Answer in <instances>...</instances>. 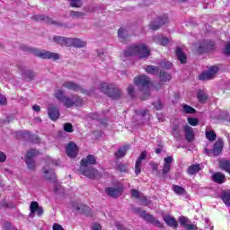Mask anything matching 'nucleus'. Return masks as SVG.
<instances>
[{"mask_svg": "<svg viewBox=\"0 0 230 230\" xmlns=\"http://www.w3.org/2000/svg\"><path fill=\"white\" fill-rule=\"evenodd\" d=\"M0 105H6V97L0 95Z\"/></svg>", "mask_w": 230, "mask_h": 230, "instance_id": "nucleus-59", "label": "nucleus"}, {"mask_svg": "<svg viewBox=\"0 0 230 230\" xmlns=\"http://www.w3.org/2000/svg\"><path fill=\"white\" fill-rule=\"evenodd\" d=\"M145 159H146V151H143L136 161V164H135L136 175H139V173H141V164L143 161H145Z\"/></svg>", "mask_w": 230, "mask_h": 230, "instance_id": "nucleus-21", "label": "nucleus"}, {"mask_svg": "<svg viewBox=\"0 0 230 230\" xmlns=\"http://www.w3.org/2000/svg\"><path fill=\"white\" fill-rule=\"evenodd\" d=\"M40 152L37 149H30L27 151L26 155H25V163L27 165V168L32 172H35V157L39 155Z\"/></svg>", "mask_w": 230, "mask_h": 230, "instance_id": "nucleus-7", "label": "nucleus"}, {"mask_svg": "<svg viewBox=\"0 0 230 230\" xmlns=\"http://www.w3.org/2000/svg\"><path fill=\"white\" fill-rule=\"evenodd\" d=\"M156 40H158V44L160 46H168V42H170V40L164 37L156 38Z\"/></svg>", "mask_w": 230, "mask_h": 230, "instance_id": "nucleus-47", "label": "nucleus"}, {"mask_svg": "<svg viewBox=\"0 0 230 230\" xmlns=\"http://www.w3.org/2000/svg\"><path fill=\"white\" fill-rule=\"evenodd\" d=\"M150 96V92L148 90L144 92V95L141 96V100H146Z\"/></svg>", "mask_w": 230, "mask_h": 230, "instance_id": "nucleus-60", "label": "nucleus"}, {"mask_svg": "<svg viewBox=\"0 0 230 230\" xmlns=\"http://www.w3.org/2000/svg\"><path fill=\"white\" fill-rule=\"evenodd\" d=\"M219 168L229 173L230 175V162L229 160H224L219 163Z\"/></svg>", "mask_w": 230, "mask_h": 230, "instance_id": "nucleus-34", "label": "nucleus"}, {"mask_svg": "<svg viewBox=\"0 0 230 230\" xmlns=\"http://www.w3.org/2000/svg\"><path fill=\"white\" fill-rule=\"evenodd\" d=\"M63 87H65V89H68L69 91H75V93L81 91L83 94H87V90L81 88L80 85L75 82L66 81L63 84Z\"/></svg>", "mask_w": 230, "mask_h": 230, "instance_id": "nucleus-13", "label": "nucleus"}, {"mask_svg": "<svg viewBox=\"0 0 230 230\" xmlns=\"http://www.w3.org/2000/svg\"><path fill=\"white\" fill-rule=\"evenodd\" d=\"M218 73V66H212L208 68V71L202 72L199 75V80H212V78L215 77V75Z\"/></svg>", "mask_w": 230, "mask_h": 230, "instance_id": "nucleus-10", "label": "nucleus"}, {"mask_svg": "<svg viewBox=\"0 0 230 230\" xmlns=\"http://www.w3.org/2000/svg\"><path fill=\"white\" fill-rule=\"evenodd\" d=\"M179 222H180L181 227H184V229H186L188 227V226L190 224H191V221L190 220V218H188L184 216H181L179 217Z\"/></svg>", "mask_w": 230, "mask_h": 230, "instance_id": "nucleus-39", "label": "nucleus"}, {"mask_svg": "<svg viewBox=\"0 0 230 230\" xmlns=\"http://www.w3.org/2000/svg\"><path fill=\"white\" fill-rule=\"evenodd\" d=\"M48 115L49 118L52 119V121H57V119L60 118V111H58V108H57V106H50L48 109Z\"/></svg>", "mask_w": 230, "mask_h": 230, "instance_id": "nucleus-23", "label": "nucleus"}, {"mask_svg": "<svg viewBox=\"0 0 230 230\" xmlns=\"http://www.w3.org/2000/svg\"><path fill=\"white\" fill-rule=\"evenodd\" d=\"M80 164V168H89L92 164H96V156L93 155H88L85 158L81 160Z\"/></svg>", "mask_w": 230, "mask_h": 230, "instance_id": "nucleus-17", "label": "nucleus"}, {"mask_svg": "<svg viewBox=\"0 0 230 230\" xmlns=\"http://www.w3.org/2000/svg\"><path fill=\"white\" fill-rule=\"evenodd\" d=\"M149 164H150L153 172H158V170H159V164L150 163Z\"/></svg>", "mask_w": 230, "mask_h": 230, "instance_id": "nucleus-55", "label": "nucleus"}, {"mask_svg": "<svg viewBox=\"0 0 230 230\" xmlns=\"http://www.w3.org/2000/svg\"><path fill=\"white\" fill-rule=\"evenodd\" d=\"M140 217L141 218L146 220V222H147L148 224H152L153 226H155V227H158L159 229H163L164 227L163 223H161V221H159L158 219H155L154 217V215L147 214L146 211L142 210L140 212Z\"/></svg>", "mask_w": 230, "mask_h": 230, "instance_id": "nucleus-8", "label": "nucleus"}, {"mask_svg": "<svg viewBox=\"0 0 230 230\" xmlns=\"http://www.w3.org/2000/svg\"><path fill=\"white\" fill-rule=\"evenodd\" d=\"M159 78L160 82H170L172 80V75L166 71H160Z\"/></svg>", "mask_w": 230, "mask_h": 230, "instance_id": "nucleus-33", "label": "nucleus"}, {"mask_svg": "<svg viewBox=\"0 0 230 230\" xmlns=\"http://www.w3.org/2000/svg\"><path fill=\"white\" fill-rule=\"evenodd\" d=\"M206 137L208 139L210 142L217 141V133L215 131H207L206 132Z\"/></svg>", "mask_w": 230, "mask_h": 230, "instance_id": "nucleus-43", "label": "nucleus"}, {"mask_svg": "<svg viewBox=\"0 0 230 230\" xmlns=\"http://www.w3.org/2000/svg\"><path fill=\"white\" fill-rule=\"evenodd\" d=\"M4 230H11L12 229V224H10L8 222L4 223Z\"/></svg>", "mask_w": 230, "mask_h": 230, "instance_id": "nucleus-61", "label": "nucleus"}, {"mask_svg": "<svg viewBox=\"0 0 230 230\" xmlns=\"http://www.w3.org/2000/svg\"><path fill=\"white\" fill-rule=\"evenodd\" d=\"M115 169L120 173H128V165L123 163L116 164Z\"/></svg>", "mask_w": 230, "mask_h": 230, "instance_id": "nucleus-37", "label": "nucleus"}, {"mask_svg": "<svg viewBox=\"0 0 230 230\" xmlns=\"http://www.w3.org/2000/svg\"><path fill=\"white\" fill-rule=\"evenodd\" d=\"M164 222H165L166 226L172 227L173 229H177V227H179L177 219L170 215L164 216Z\"/></svg>", "mask_w": 230, "mask_h": 230, "instance_id": "nucleus-24", "label": "nucleus"}, {"mask_svg": "<svg viewBox=\"0 0 230 230\" xmlns=\"http://www.w3.org/2000/svg\"><path fill=\"white\" fill-rule=\"evenodd\" d=\"M182 111L185 114H197V110L188 104H183Z\"/></svg>", "mask_w": 230, "mask_h": 230, "instance_id": "nucleus-38", "label": "nucleus"}, {"mask_svg": "<svg viewBox=\"0 0 230 230\" xmlns=\"http://www.w3.org/2000/svg\"><path fill=\"white\" fill-rule=\"evenodd\" d=\"M222 150H224V139L218 138L214 144L212 155L217 157L222 154Z\"/></svg>", "mask_w": 230, "mask_h": 230, "instance_id": "nucleus-18", "label": "nucleus"}, {"mask_svg": "<svg viewBox=\"0 0 230 230\" xmlns=\"http://www.w3.org/2000/svg\"><path fill=\"white\" fill-rule=\"evenodd\" d=\"M183 132L185 134V139L188 143H191V141L195 140V132L193 131V128L189 125H185L183 127Z\"/></svg>", "mask_w": 230, "mask_h": 230, "instance_id": "nucleus-20", "label": "nucleus"}, {"mask_svg": "<svg viewBox=\"0 0 230 230\" xmlns=\"http://www.w3.org/2000/svg\"><path fill=\"white\" fill-rule=\"evenodd\" d=\"M79 173L84 175V177H87L88 179H102V172L93 167H80Z\"/></svg>", "mask_w": 230, "mask_h": 230, "instance_id": "nucleus-6", "label": "nucleus"}, {"mask_svg": "<svg viewBox=\"0 0 230 230\" xmlns=\"http://www.w3.org/2000/svg\"><path fill=\"white\" fill-rule=\"evenodd\" d=\"M128 93L130 96V98H136V90L134 89V85L129 84L128 86Z\"/></svg>", "mask_w": 230, "mask_h": 230, "instance_id": "nucleus-50", "label": "nucleus"}, {"mask_svg": "<svg viewBox=\"0 0 230 230\" xmlns=\"http://www.w3.org/2000/svg\"><path fill=\"white\" fill-rule=\"evenodd\" d=\"M131 197H133V199H139V197H141V193L137 190L132 189Z\"/></svg>", "mask_w": 230, "mask_h": 230, "instance_id": "nucleus-53", "label": "nucleus"}, {"mask_svg": "<svg viewBox=\"0 0 230 230\" xmlns=\"http://www.w3.org/2000/svg\"><path fill=\"white\" fill-rule=\"evenodd\" d=\"M118 36L121 40H127V36L125 35V29L119 28L118 31Z\"/></svg>", "mask_w": 230, "mask_h": 230, "instance_id": "nucleus-52", "label": "nucleus"}, {"mask_svg": "<svg viewBox=\"0 0 230 230\" xmlns=\"http://www.w3.org/2000/svg\"><path fill=\"white\" fill-rule=\"evenodd\" d=\"M22 75L25 80L31 81L33 80V78H35V72H33L32 70H25L22 72Z\"/></svg>", "mask_w": 230, "mask_h": 230, "instance_id": "nucleus-40", "label": "nucleus"}, {"mask_svg": "<svg viewBox=\"0 0 230 230\" xmlns=\"http://www.w3.org/2000/svg\"><path fill=\"white\" fill-rule=\"evenodd\" d=\"M66 152L68 157L75 158L78 155V146L75 142H69L66 146Z\"/></svg>", "mask_w": 230, "mask_h": 230, "instance_id": "nucleus-15", "label": "nucleus"}, {"mask_svg": "<svg viewBox=\"0 0 230 230\" xmlns=\"http://www.w3.org/2000/svg\"><path fill=\"white\" fill-rule=\"evenodd\" d=\"M221 200H223L224 204H226L228 208H230V192H229V190H224L221 193Z\"/></svg>", "mask_w": 230, "mask_h": 230, "instance_id": "nucleus-32", "label": "nucleus"}, {"mask_svg": "<svg viewBox=\"0 0 230 230\" xmlns=\"http://www.w3.org/2000/svg\"><path fill=\"white\" fill-rule=\"evenodd\" d=\"M168 23V15H163L157 17L155 20L150 22L149 28L150 30L157 31L159 28H162V26H164V24Z\"/></svg>", "mask_w": 230, "mask_h": 230, "instance_id": "nucleus-9", "label": "nucleus"}, {"mask_svg": "<svg viewBox=\"0 0 230 230\" xmlns=\"http://www.w3.org/2000/svg\"><path fill=\"white\" fill-rule=\"evenodd\" d=\"M212 181L213 182H216V184H224V182H226V174L220 172H214L212 175Z\"/></svg>", "mask_w": 230, "mask_h": 230, "instance_id": "nucleus-26", "label": "nucleus"}, {"mask_svg": "<svg viewBox=\"0 0 230 230\" xmlns=\"http://www.w3.org/2000/svg\"><path fill=\"white\" fill-rule=\"evenodd\" d=\"M64 131L68 132V134H71L75 132V128H73V124L66 122L64 124Z\"/></svg>", "mask_w": 230, "mask_h": 230, "instance_id": "nucleus-46", "label": "nucleus"}, {"mask_svg": "<svg viewBox=\"0 0 230 230\" xmlns=\"http://www.w3.org/2000/svg\"><path fill=\"white\" fill-rule=\"evenodd\" d=\"M164 167L162 169L163 175H168L170 173V171L172 170V163H173V157L167 156L164 159Z\"/></svg>", "mask_w": 230, "mask_h": 230, "instance_id": "nucleus-22", "label": "nucleus"}, {"mask_svg": "<svg viewBox=\"0 0 230 230\" xmlns=\"http://www.w3.org/2000/svg\"><path fill=\"white\" fill-rule=\"evenodd\" d=\"M200 170H202V168L200 167V164H191L188 167L187 173L189 175H197V173H199Z\"/></svg>", "mask_w": 230, "mask_h": 230, "instance_id": "nucleus-31", "label": "nucleus"}, {"mask_svg": "<svg viewBox=\"0 0 230 230\" xmlns=\"http://www.w3.org/2000/svg\"><path fill=\"white\" fill-rule=\"evenodd\" d=\"M225 53H226V55H230V43L226 46Z\"/></svg>", "mask_w": 230, "mask_h": 230, "instance_id": "nucleus-63", "label": "nucleus"}, {"mask_svg": "<svg viewBox=\"0 0 230 230\" xmlns=\"http://www.w3.org/2000/svg\"><path fill=\"white\" fill-rule=\"evenodd\" d=\"M85 13L78 11H71L70 12V17L80 19V17H84Z\"/></svg>", "mask_w": 230, "mask_h": 230, "instance_id": "nucleus-45", "label": "nucleus"}, {"mask_svg": "<svg viewBox=\"0 0 230 230\" xmlns=\"http://www.w3.org/2000/svg\"><path fill=\"white\" fill-rule=\"evenodd\" d=\"M63 105L67 109H71V107H82L84 105V99L78 95L65 96L63 99Z\"/></svg>", "mask_w": 230, "mask_h": 230, "instance_id": "nucleus-5", "label": "nucleus"}, {"mask_svg": "<svg viewBox=\"0 0 230 230\" xmlns=\"http://www.w3.org/2000/svg\"><path fill=\"white\" fill-rule=\"evenodd\" d=\"M5 161H6V155L3 151H0V163H4Z\"/></svg>", "mask_w": 230, "mask_h": 230, "instance_id": "nucleus-57", "label": "nucleus"}, {"mask_svg": "<svg viewBox=\"0 0 230 230\" xmlns=\"http://www.w3.org/2000/svg\"><path fill=\"white\" fill-rule=\"evenodd\" d=\"M31 19L37 22H42L45 21L47 24H58V22L53 21V19L49 18V16H46L44 14H34L31 16Z\"/></svg>", "mask_w": 230, "mask_h": 230, "instance_id": "nucleus-16", "label": "nucleus"}, {"mask_svg": "<svg viewBox=\"0 0 230 230\" xmlns=\"http://www.w3.org/2000/svg\"><path fill=\"white\" fill-rule=\"evenodd\" d=\"M32 110H33L35 112H40V106H39V105H33V106H32Z\"/></svg>", "mask_w": 230, "mask_h": 230, "instance_id": "nucleus-62", "label": "nucleus"}, {"mask_svg": "<svg viewBox=\"0 0 230 230\" xmlns=\"http://www.w3.org/2000/svg\"><path fill=\"white\" fill-rule=\"evenodd\" d=\"M134 84L138 87H148L150 85V78L146 75H138L134 78Z\"/></svg>", "mask_w": 230, "mask_h": 230, "instance_id": "nucleus-14", "label": "nucleus"}, {"mask_svg": "<svg viewBox=\"0 0 230 230\" xmlns=\"http://www.w3.org/2000/svg\"><path fill=\"white\" fill-rule=\"evenodd\" d=\"M175 56L181 64H186L188 62V58L186 57V54H184V51H182L181 48L178 47L176 49Z\"/></svg>", "mask_w": 230, "mask_h": 230, "instance_id": "nucleus-28", "label": "nucleus"}, {"mask_svg": "<svg viewBox=\"0 0 230 230\" xmlns=\"http://www.w3.org/2000/svg\"><path fill=\"white\" fill-rule=\"evenodd\" d=\"M53 40L56 44H59V46H66V48H69L71 38L55 36Z\"/></svg>", "mask_w": 230, "mask_h": 230, "instance_id": "nucleus-25", "label": "nucleus"}, {"mask_svg": "<svg viewBox=\"0 0 230 230\" xmlns=\"http://www.w3.org/2000/svg\"><path fill=\"white\" fill-rule=\"evenodd\" d=\"M160 66L164 69H171L172 68V62L164 60L160 63Z\"/></svg>", "mask_w": 230, "mask_h": 230, "instance_id": "nucleus-51", "label": "nucleus"}, {"mask_svg": "<svg viewBox=\"0 0 230 230\" xmlns=\"http://www.w3.org/2000/svg\"><path fill=\"white\" fill-rule=\"evenodd\" d=\"M153 105H154L155 109H156V111L163 110V103L161 102V101H157L155 102H153Z\"/></svg>", "mask_w": 230, "mask_h": 230, "instance_id": "nucleus-54", "label": "nucleus"}, {"mask_svg": "<svg viewBox=\"0 0 230 230\" xmlns=\"http://www.w3.org/2000/svg\"><path fill=\"white\" fill-rule=\"evenodd\" d=\"M137 55L140 60L146 59L152 51L145 43L133 44L124 50V57H134Z\"/></svg>", "mask_w": 230, "mask_h": 230, "instance_id": "nucleus-1", "label": "nucleus"}, {"mask_svg": "<svg viewBox=\"0 0 230 230\" xmlns=\"http://www.w3.org/2000/svg\"><path fill=\"white\" fill-rule=\"evenodd\" d=\"M172 191H174L176 195H184L186 193V190L179 185H173Z\"/></svg>", "mask_w": 230, "mask_h": 230, "instance_id": "nucleus-41", "label": "nucleus"}, {"mask_svg": "<svg viewBox=\"0 0 230 230\" xmlns=\"http://www.w3.org/2000/svg\"><path fill=\"white\" fill-rule=\"evenodd\" d=\"M127 152H128V145L119 147L117 152L114 153V156L116 159H123L127 155Z\"/></svg>", "mask_w": 230, "mask_h": 230, "instance_id": "nucleus-29", "label": "nucleus"}, {"mask_svg": "<svg viewBox=\"0 0 230 230\" xmlns=\"http://www.w3.org/2000/svg\"><path fill=\"white\" fill-rule=\"evenodd\" d=\"M92 229L93 230H102V225L95 223L93 225Z\"/></svg>", "mask_w": 230, "mask_h": 230, "instance_id": "nucleus-58", "label": "nucleus"}, {"mask_svg": "<svg viewBox=\"0 0 230 230\" xmlns=\"http://www.w3.org/2000/svg\"><path fill=\"white\" fill-rule=\"evenodd\" d=\"M43 173H45L46 181H49V182H54V184L57 183V175L55 174V172L49 171L46 168H43Z\"/></svg>", "mask_w": 230, "mask_h": 230, "instance_id": "nucleus-30", "label": "nucleus"}, {"mask_svg": "<svg viewBox=\"0 0 230 230\" xmlns=\"http://www.w3.org/2000/svg\"><path fill=\"white\" fill-rule=\"evenodd\" d=\"M21 49H22V51H27V53H31L35 57H38V58H42V60H60V55L49 50H40L39 49L30 48L26 45H22Z\"/></svg>", "mask_w": 230, "mask_h": 230, "instance_id": "nucleus-2", "label": "nucleus"}, {"mask_svg": "<svg viewBox=\"0 0 230 230\" xmlns=\"http://www.w3.org/2000/svg\"><path fill=\"white\" fill-rule=\"evenodd\" d=\"M217 49V44L211 40H203L199 42V46L197 49L199 55H203V53H209Z\"/></svg>", "mask_w": 230, "mask_h": 230, "instance_id": "nucleus-4", "label": "nucleus"}, {"mask_svg": "<svg viewBox=\"0 0 230 230\" xmlns=\"http://www.w3.org/2000/svg\"><path fill=\"white\" fill-rule=\"evenodd\" d=\"M71 8H82V0H69Z\"/></svg>", "mask_w": 230, "mask_h": 230, "instance_id": "nucleus-44", "label": "nucleus"}, {"mask_svg": "<svg viewBox=\"0 0 230 230\" xmlns=\"http://www.w3.org/2000/svg\"><path fill=\"white\" fill-rule=\"evenodd\" d=\"M197 98L199 103H205L208 102V94L204 92V90H199L197 93Z\"/></svg>", "mask_w": 230, "mask_h": 230, "instance_id": "nucleus-36", "label": "nucleus"}, {"mask_svg": "<svg viewBox=\"0 0 230 230\" xmlns=\"http://www.w3.org/2000/svg\"><path fill=\"white\" fill-rule=\"evenodd\" d=\"M148 114V111L145 110L143 111L140 112V115L142 116V118H145V116H146Z\"/></svg>", "mask_w": 230, "mask_h": 230, "instance_id": "nucleus-64", "label": "nucleus"}, {"mask_svg": "<svg viewBox=\"0 0 230 230\" xmlns=\"http://www.w3.org/2000/svg\"><path fill=\"white\" fill-rule=\"evenodd\" d=\"M123 187H108L105 189V192L109 197L118 199V197H121V195H123Z\"/></svg>", "mask_w": 230, "mask_h": 230, "instance_id": "nucleus-12", "label": "nucleus"}, {"mask_svg": "<svg viewBox=\"0 0 230 230\" xmlns=\"http://www.w3.org/2000/svg\"><path fill=\"white\" fill-rule=\"evenodd\" d=\"M185 229L187 230H199V227H197V225H193L189 223V225L187 226V227H185Z\"/></svg>", "mask_w": 230, "mask_h": 230, "instance_id": "nucleus-56", "label": "nucleus"}, {"mask_svg": "<svg viewBox=\"0 0 230 230\" xmlns=\"http://www.w3.org/2000/svg\"><path fill=\"white\" fill-rule=\"evenodd\" d=\"M145 71L148 75H157L159 73V66L149 65L146 66Z\"/></svg>", "mask_w": 230, "mask_h": 230, "instance_id": "nucleus-35", "label": "nucleus"}, {"mask_svg": "<svg viewBox=\"0 0 230 230\" xmlns=\"http://www.w3.org/2000/svg\"><path fill=\"white\" fill-rule=\"evenodd\" d=\"M187 121H188L189 125H191V127H197V125H199V119H197V118L189 117L187 119Z\"/></svg>", "mask_w": 230, "mask_h": 230, "instance_id": "nucleus-49", "label": "nucleus"}, {"mask_svg": "<svg viewBox=\"0 0 230 230\" xmlns=\"http://www.w3.org/2000/svg\"><path fill=\"white\" fill-rule=\"evenodd\" d=\"M31 215H35L37 213V217H40L44 215V208L39 206V202L32 201L30 205Z\"/></svg>", "mask_w": 230, "mask_h": 230, "instance_id": "nucleus-19", "label": "nucleus"}, {"mask_svg": "<svg viewBox=\"0 0 230 230\" xmlns=\"http://www.w3.org/2000/svg\"><path fill=\"white\" fill-rule=\"evenodd\" d=\"M87 46V42L78 39V38H70V45L69 47L73 48H85Z\"/></svg>", "mask_w": 230, "mask_h": 230, "instance_id": "nucleus-27", "label": "nucleus"}, {"mask_svg": "<svg viewBox=\"0 0 230 230\" xmlns=\"http://www.w3.org/2000/svg\"><path fill=\"white\" fill-rule=\"evenodd\" d=\"M54 96H55L56 99L58 100V102H63L64 97L66 96V95H64V90L58 89L55 92Z\"/></svg>", "mask_w": 230, "mask_h": 230, "instance_id": "nucleus-42", "label": "nucleus"}, {"mask_svg": "<svg viewBox=\"0 0 230 230\" xmlns=\"http://www.w3.org/2000/svg\"><path fill=\"white\" fill-rule=\"evenodd\" d=\"M72 208L81 215H85L86 217H93V214L91 213V208L87 207V205H84L78 202H73Z\"/></svg>", "mask_w": 230, "mask_h": 230, "instance_id": "nucleus-11", "label": "nucleus"}, {"mask_svg": "<svg viewBox=\"0 0 230 230\" xmlns=\"http://www.w3.org/2000/svg\"><path fill=\"white\" fill-rule=\"evenodd\" d=\"M172 136L174 137H179V136H181V128L179 127V125H174L172 127Z\"/></svg>", "mask_w": 230, "mask_h": 230, "instance_id": "nucleus-48", "label": "nucleus"}, {"mask_svg": "<svg viewBox=\"0 0 230 230\" xmlns=\"http://www.w3.org/2000/svg\"><path fill=\"white\" fill-rule=\"evenodd\" d=\"M100 91L111 98V100H119L121 98V90L113 84L102 83L100 84Z\"/></svg>", "mask_w": 230, "mask_h": 230, "instance_id": "nucleus-3", "label": "nucleus"}]
</instances>
